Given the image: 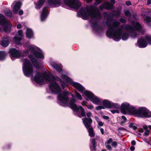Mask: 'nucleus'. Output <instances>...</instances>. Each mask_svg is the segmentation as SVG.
<instances>
[{"mask_svg": "<svg viewBox=\"0 0 151 151\" xmlns=\"http://www.w3.org/2000/svg\"><path fill=\"white\" fill-rule=\"evenodd\" d=\"M50 64L52 67L59 72V75L62 80H61L58 76H54L52 73L49 72L45 73L42 74L38 73V84H43L45 82L48 83L50 91L53 93L58 94V103L61 105L65 106L68 100V96L70 95L73 97L74 95L68 91L61 92L60 88L55 81H59L63 89L66 87L68 84H70L82 93L85 88L81 84L73 81L71 78L65 75V72L62 71L61 67L55 62H51Z\"/></svg>", "mask_w": 151, "mask_h": 151, "instance_id": "nucleus-1", "label": "nucleus"}, {"mask_svg": "<svg viewBox=\"0 0 151 151\" xmlns=\"http://www.w3.org/2000/svg\"><path fill=\"white\" fill-rule=\"evenodd\" d=\"M24 52L27 54H29V57L35 66L36 69L35 70L34 68H33L30 62L28 59H25L23 60L24 63L22 69L23 73L27 76H29L31 75L32 76L31 80L32 83L37 86L38 84L37 62V60L32 56L33 55L35 57L37 58L38 52L35 50V48H29V49L25 50Z\"/></svg>", "mask_w": 151, "mask_h": 151, "instance_id": "nucleus-2", "label": "nucleus"}, {"mask_svg": "<svg viewBox=\"0 0 151 151\" xmlns=\"http://www.w3.org/2000/svg\"><path fill=\"white\" fill-rule=\"evenodd\" d=\"M79 12L81 16L85 19L90 18L100 19L101 18L99 9L92 6H87L86 9L82 8Z\"/></svg>", "mask_w": 151, "mask_h": 151, "instance_id": "nucleus-3", "label": "nucleus"}, {"mask_svg": "<svg viewBox=\"0 0 151 151\" xmlns=\"http://www.w3.org/2000/svg\"><path fill=\"white\" fill-rule=\"evenodd\" d=\"M108 19L106 22L109 26L107 35L109 37H112L115 40L118 41L120 39L121 34V29L117 30L119 23L114 20Z\"/></svg>", "mask_w": 151, "mask_h": 151, "instance_id": "nucleus-4", "label": "nucleus"}, {"mask_svg": "<svg viewBox=\"0 0 151 151\" xmlns=\"http://www.w3.org/2000/svg\"><path fill=\"white\" fill-rule=\"evenodd\" d=\"M76 101V100L73 98L70 100L69 105L70 108L76 112V114L79 117L84 116L85 113L84 109L81 106L78 107L75 104Z\"/></svg>", "mask_w": 151, "mask_h": 151, "instance_id": "nucleus-5", "label": "nucleus"}, {"mask_svg": "<svg viewBox=\"0 0 151 151\" xmlns=\"http://www.w3.org/2000/svg\"><path fill=\"white\" fill-rule=\"evenodd\" d=\"M151 116V112L146 107H141L138 109L137 117H149Z\"/></svg>", "mask_w": 151, "mask_h": 151, "instance_id": "nucleus-6", "label": "nucleus"}, {"mask_svg": "<svg viewBox=\"0 0 151 151\" xmlns=\"http://www.w3.org/2000/svg\"><path fill=\"white\" fill-rule=\"evenodd\" d=\"M0 24L4 26V29L5 32H8L10 31L11 25L10 22L5 19L4 16L0 14Z\"/></svg>", "mask_w": 151, "mask_h": 151, "instance_id": "nucleus-7", "label": "nucleus"}, {"mask_svg": "<svg viewBox=\"0 0 151 151\" xmlns=\"http://www.w3.org/2000/svg\"><path fill=\"white\" fill-rule=\"evenodd\" d=\"M10 56L12 60H14L16 58H19L24 56L21 51L16 50L14 48H11L9 51Z\"/></svg>", "mask_w": 151, "mask_h": 151, "instance_id": "nucleus-8", "label": "nucleus"}, {"mask_svg": "<svg viewBox=\"0 0 151 151\" xmlns=\"http://www.w3.org/2000/svg\"><path fill=\"white\" fill-rule=\"evenodd\" d=\"M134 27H132L129 25H126L122 27V29H124L126 30H129L131 31H138L140 32L141 29V26L137 22H133Z\"/></svg>", "mask_w": 151, "mask_h": 151, "instance_id": "nucleus-9", "label": "nucleus"}, {"mask_svg": "<svg viewBox=\"0 0 151 151\" xmlns=\"http://www.w3.org/2000/svg\"><path fill=\"white\" fill-rule=\"evenodd\" d=\"M64 0L66 5L74 9H77L81 6V3L78 0Z\"/></svg>", "mask_w": 151, "mask_h": 151, "instance_id": "nucleus-10", "label": "nucleus"}, {"mask_svg": "<svg viewBox=\"0 0 151 151\" xmlns=\"http://www.w3.org/2000/svg\"><path fill=\"white\" fill-rule=\"evenodd\" d=\"M131 105L127 102H122L120 107L121 112L124 114H127V112L128 110Z\"/></svg>", "mask_w": 151, "mask_h": 151, "instance_id": "nucleus-11", "label": "nucleus"}, {"mask_svg": "<svg viewBox=\"0 0 151 151\" xmlns=\"http://www.w3.org/2000/svg\"><path fill=\"white\" fill-rule=\"evenodd\" d=\"M23 36L22 31V30H19L17 34L13 39V42L15 44L19 45L20 44V41L22 40Z\"/></svg>", "mask_w": 151, "mask_h": 151, "instance_id": "nucleus-12", "label": "nucleus"}, {"mask_svg": "<svg viewBox=\"0 0 151 151\" xmlns=\"http://www.w3.org/2000/svg\"><path fill=\"white\" fill-rule=\"evenodd\" d=\"M22 4L20 1L14 2L12 5V6H13L12 8L13 12L15 14L18 13L22 6Z\"/></svg>", "mask_w": 151, "mask_h": 151, "instance_id": "nucleus-13", "label": "nucleus"}, {"mask_svg": "<svg viewBox=\"0 0 151 151\" xmlns=\"http://www.w3.org/2000/svg\"><path fill=\"white\" fill-rule=\"evenodd\" d=\"M138 109L134 106L131 105L130 108L127 112L126 114H128L137 117Z\"/></svg>", "mask_w": 151, "mask_h": 151, "instance_id": "nucleus-14", "label": "nucleus"}, {"mask_svg": "<svg viewBox=\"0 0 151 151\" xmlns=\"http://www.w3.org/2000/svg\"><path fill=\"white\" fill-rule=\"evenodd\" d=\"M83 123L86 129L91 127V124L92 122V120L91 118H85L82 119Z\"/></svg>", "mask_w": 151, "mask_h": 151, "instance_id": "nucleus-15", "label": "nucleus"}, {"mask_svg": "<svg viewBox=\"0 0 151 151\" xmlns=\"http://www.w3.org/2000/svg\"><path fill=\"white\" fill-rule=\"evenodd\" d=\"M111 3L109 2H106L102 6H101L100 8L101 9H110L112 8V4H114L115 3L114 0H111Z\"/></svg>", "mask_w": 151, "mask_h": 151, "instance_id": "nucleus-16", "label": "nucleus"}, {"mask_svg": "<svg viewBox=\"0 0 151 151\" xmlns=\"http://www.w3.org/2000/svg\"><path fill=\"white\" fill-rule=\"evenodd\" d=\"M137 44L138 46L140 47H145L147 46V43L144 39L141 38L138 40Z\"/></svg>", "mask_w": 151, "mask_h": 151, "instance_id": "nucleus-17", "label": "nucleus"}, {"mask_svg": "<svg viewBox=\"0 0 151 151\" xmlns=\"http://www.w3.org/2000/svg\"><path fill=\"white\" fill-rule=\"evenodd\" d=\"M90 100L93 103L96 105H99L101 102V99L94 95H93Z\"/></svg>", "mask_w": 151, "mask_h": 151, "instance_id": "nucleus-18", "label": "nucleus"}, {"mask_svg": "<svg viewBox=\"0 0 151 151\" xmlns=\"http://www.w3.org/2000/svg\"><path fill=\"white\" fill-rule=\"evenodd\" d=\"M48 14L47 9L46 8H44L41 15V20L44 21L47 17Z\"/></svg>", "mask_w": 151, "mask_h": 151, "instance_id": "nucleus-19", "label": "nucleus"}, {"mask_svg": "<svg viewBox=\"0 0 151 151\" xmlns=\"http://www.w3.org/2000/svg\"><path fill=\"white\" fill-rule=\"evenodd\" d=\"M83 93L86 97V100H90L94 95L91 92L88 91H85V90Z\"/></svg>", "mask_w": 151, "mask_h": 151, "instance_id": "nucleus-20", "label": "nucleus"}, {"mask_svg": "<svg viewBox=\"0 0 151 151\" xmlns=\"http://www.w3.org/2000/svg\"><path fill=\"white\" fill-rule=\"evenodd\" d=\"M102 104L104 106L108 108H111V104L112 102L106 99H105L102 101Z\"/></svg>", "mask_w": 151, "mask_h": 151, "instance_id": "nucleus-21", "label": "nucleus"}, {"mask_svg": "<svg viewBox=\"0 0 151 151\" xmlns=\"http://www.w3.org/2000/svg\"><path fill=\"white\" fill-rule=\"evenodd\" d=\"M26 34L27 37L28 38L30 39L33 37V32L31 29L27 28Z\"/></svg>", "mask_w": 151, "mask_h": 151, "instance_id": "nucleus-22", "label": "nucleus"}, {"mask_svg": "<svg viewBox=\"0 0 151 151\" xmlns=\"http://www.w3.org/2000/svg\"><path fill=\"white\" fill-rule=\"evenodd\" d=\"M44 57L43 52L41 50H38V63H42V60L44 59Z\"/></svg>", "mask_w": 151, "mask_h": 151, "instance_id": "nucleus-23", "label": "nucleus"}, {"mask_svg": "<svg viewBox=\"0 0 151 151\" xmlns=\"http://www.w3.org/2000/svg\"><path fill=\"white\" fill-rule=\"evenodd\" d=\"M112 138H110L105 143L106 147L110 150H111L112 147L109 145V144L112 142Z\"/></svg>", "mask_w": 151, "mask_h": 151, "instance_id": "nucleus-24", "label": "nucleus"}, {"mask_svg": "<svg viewBox=\"0 0 151 151\" xmlns=\"http://www.w3.org/2000/svg\"><path fill=\"white\" fill-rule=\"evenodd\" d=\"M89 133V135L91 137H94L95 134L92 127L87 129Z\"/></svg>", "mask_w": 151, "mask_h": 151, "instance_id": "nucleus-25", "label": "nucleus"}, {"mask_svg": "<svg viewBox=\"0 0 151 151\" xmlns=\"http://www.w3.org/2000/svg\"><path fill=\"white\" fill-rule=\"evenodd\" d=\"M6 53L3 51H0V60H4L6 55Z\"/></svg>", "mask_w": 151, "mask_h": 151, "instance_id": "nucleus-26", "label": "nucleus"}, {"mask_svg": "<svg viewBox=\"0 0 151 151\" xmlns=\"http://www.w3.org/2000/svg\"><path fill=\"white\" fill-rule=\"evenodd\" d=\"M5 40H8L7 38H4L3 39V40L1 42V45L3 47H7L8 46L9 43L7 41H5Z\"/></svg>", "mask_w": 151, "mask_h": 151, "instance_id": "nucleus-27", "label": "nucleus"}, {"mask_svg": "<svg viewBox=\"0 0 151 151\" xmlns=\"http://www.w3.org/2000/svg\"><path fill=\"white\" fill-rule=\"evenodd\" d=\"M94 119L96 120L98 124V126L102 127L104 125V123L100 120L99 118L97 116L94 117Z\"/></svg>", "mask_w": 151, "mask_h": 151, "instance_id": "nucleus-28", "label": "nucleus"}, {"mask_svg": "<svg viewBox=\"0 0 151 151\" xmlns=\"http://www.w3.org/2000/svg\"><path fill=\"white\" fill-rule=\"evenodd\" d=\"M4 13L6 15L9 17H11L12 16V12L9 9H7L6 10H5Z\"/></svg>", "mask_w": 151, "mask_h": 151, "instance_id": "nucleus-29", "label": "nucleus"}, {"mask_svg": "<svg viewBox=\"0 0 151 151\" xmlns=\"http://www.w3.org/2000/svg\"><path fill=\"white\" fill-rule=\"evenodd\" d=\"M120 107L119 104L118 103H113L112 102L111 104V108H113L116 109H118Z\"/></svg>", "mask_w": 151, "mask_h": 151, "instance_id": "nucleus-30", "label": "nucleus"}, {"mask_svg": "<svg viewBox=\"0 0 151 151\" xmlns=\"http://www.w3.org/2000/svg\"><path fill=\"white\" fill-rule=\"evenodd\" d=\"M96 140L94 139H92L91 141V143L92 144L93 146L90 147V149L91 150H95L96 148Z\"/></svg>", "mask_w": 151, "mask_h": 151, "instance_id": "nucleus-31", "label": "nucleus"}, {"mask_svg": "<svg viewBox=\"0 0 151 151\" xmlns=\"http://www.w3.org/2000/svg\"><path fill=\"white\" fill-rule=\"evenodd\" d=\"M75 96L76 98L80 100H82L83 99V98L80 94L77 91L75 92Z\"/></svg>", "mask_w": 151, "mask_h": 151, "instance_id": "nucleus-32", "label": "nucleus"}, {"mask_svg": "<svg viewBox=\"0 0 151 151\" xmlns=\"http://www.w3.org/2000/svg\"><path fill=\"white\" fill-rule=\"evenodd\" d=\"M143 17L145 20L147 22H149L151 21V18L150 17H146L145 15Z\"/></svg>", "mask_w": 151, "mask_h": 151, "instance_id": "nucleus-33", "label": "nucleus"}, {"mask_svg": "<svg viewBox=\"0 0 151 151\" xmlns=\"http://www.w3.org/2000/svg\"><path fill=\"white\" fill-rule=\"evenodd\" d=\"M45 0H38V8L40 7L43 4Z\"/></svg>", "mask_w": 151, "mask_h": 151, "instance_id": "nucleus-34", "label": "nucleus"}, {"mask_svg": "<svg viewBox=\"0 0 151 151\" xmlns=\"http://www.w3.org/2000/svg\"><path fill=\"white\" fill-rule=\"evenodd\" d=\"M128 36V35L127 34H124L122 36L121 38L122 40H125L127 39Z\"/></svg>", "mask_w": 151, "mask_h": 151, "instance_id": "nucleus-35", "label": "nucleus"}, {"mask_svg": "<svg viewBox=\"0 0 151 151\" xmlns=\"http://www.w3.org/2000/svg\"><path fill=\"white\" fill-rule=\"evenodd\" d=\"M146 40L148 41L149 44H151V36L147 35L145 36Z\"/></svg>", "mask_w": 151, "mask_h": 151, "instance_id": "nucleus-36", "label": "nucleus"}, {"mask_svg": "<svg viewBox=\"0 0 151 151\" xmlns=\"http://www.w3.org/2000/svg\"><path fill=\"white\" fill-rule=\"evenodd\" d=\"M129 127L132 128L134 130H135L137 129V127L134 125V124L133 123H130L129 124Z\"/></svg>", "mask_w": 151, "mask_h": 151, "instance_id": "nucleus-37", "label": "nucleus"}, {"mask_svg": "<svg viewBox=\"0 0 151 151\" xmlns=\"http://www.w3.org/2000/svg\"><path fill=\"white\" fill-rule=\"evenodd\" d=\"M105 109L104 106L101 105L98 106L96 108V109L97 110H100L101 109Z\"/></svg>", "mask_w": 151, "mask_h": 151, "instance_id": "nucleus-38", "label": "nucleus"}, {"mask_svg": "<svg viewBox=\"0 0 151 151\" xmlns=\"http://www.w3.org/2000/svg\"><path fill=\"white\" fill-rule=\"evenodd\" d=\"M48 2L50 4H55L56 3V0H48Z\"/></svg>", "mask_w": 151, "mask_h": 151, "instance_id": "nucleus-39", "label": "nucleus"}, {"mask_svg": "<svg viewBox=\"0 0 151 151\" xmlns=\"http://www.w3.org/2000/svg\"><path fill=\"white\" fill-rule=\"evenodd\" d=\"M111 145L112 147L116 148L117 146V144L116 142L114 141L112 142Z\"/></svg>", "mask_w": 151, "mask_h": 151, "instance_id": "nucleus-40", "label": "nucleus"}, {"mask_svg": "<svg viewBox=\"0 0 151 151\" xmlns=\"http://www.w3.org/2000/svg\"><path fill=\"white\" fill-rule=\"evenodd\" d=\"M86 115L88 118H91L90 117L92 116V114L91 112L88 111L86 113Z\"/></svg>", "mask_w": 151, "mask_h": 151, "instance_id": "nucleus-41", "label": "nucleus"}, {"mask_svg": "<svg viewBox=\"0 0 151 151\" xmlns=\"http://www.w3.org/2000/svg\"><path fill=\"white\" fill-rule=\"evenodd\" d=\"M124 13L125 15L127 16H129L130 15V13L129 11L128 10L124 12Z\"/></svg>", "mask_w": 151, "mask_h": 151, "instance_id": "nucleus-42", "label": "nucleus"}, {"mask_svg": "<svg viewBox=\"0 0 151 151\" xmlns=\"http://www.w3.org/2000/svg\"><path fill=\"white\" fill-rule=\"evenodd\" d=\"M150 132L149 130H147L144 133V135L145 136H147L149 134Z\"/></svg>", "mask_w": 151, "mask_h": 151, "instance_id": "nucleus-43", "label": "nucleus"}, {"mask_svg": "<svg viewBox=\"0 0 151 151\" xmlns=\"http://www.w3.org/2000/svg\"><path fill=\"white\" fill-rule=\"evenodd\" d=\"M87 108L91 110L94 108V107L92 105H89L88 106Z\"/></svg>", "mask_w": 151, "mask_h": 151, "instance_id": "nucleus-44", "label": "nucleus"}, {"mask_svg": "<svg viewBox=\"0 0 151 151\" xmlns=\"http://www.w3.org/2000/svg\"><path fill=\"white\" fill-rule=\"evenodd\" d=\"M126 21V19L124 17L120 19V21L122 23H125Z\"/></svg>", "mask_w": 151, "mask_h": 151, "instance_id": "nucleus-45", "label": "nucleus"}, {"mask_svg": "<svg viewBox=\"0 0 151 151\" xmlns=\"http://www.w3.org/2000/svg\"><path fill=\"white\" fill-rule=\"evenodd\" d=\"M87 104V102L85 101H83L81 103V105L83 106H85Z\"/></svg>", "mask_w": 151, "mask_h": 151, "instance_id": "nucleus-46", "label": "nucleus"}, {"mask_svg": "<svg viewBox=\"0 0 151 151\" xmlns=\"http://www.w3.org/2000/svg\"><path fill=\"white\" fill-rule=\"evenodd\" d=\"M111 111L113 114H114L116 113H119V111L117 110H111Z\"/></svg>", "mask_w": 151, "mask_h": 151, "instance_id": "nucleus-47", "label": "nucleus"}, {"mask_svg": "<svg viewBox=\"0 0 151 151\" xmlns=\"http://www.w3.org/2000/svg\"><path fill=\"white\" fill-rule=\"evenodd\" d=\"M104 15L105 18H108V17H109V14L107 13L106 12H105L104 13Z\"/></svg>", "mask_w": 151, "mask_h": 151, "instance_id": "nucleus-48", "label": "nucleus"}, {"mask_svg": "<svg viewBox=\"0 0 151 151\" xmlns=\"http://www.w3.org/2000/svg\"><path fill=\"white\" fill-rule=\"evenodd\" d=\"M136 35H137L136 32L135 33L134 32H133L132 33V34H131V36L132 37H135Z\"/></svg>", "mask_w": 151, "mask_h": 151, "instance_id": "nucleus-49", "label": "nucleus"}, {"mask_svg": "<svg viewBox=\"0 0 151 151\" xmlns=\"http://www.w3.org/2000/svg\"><path fill=\"white\" fill-rule=\"evenodd\" d=\"M101 1V0H96V4H99Z\"/></svg>", "mask_w": 151, "mask_h": 151, "instance_id": "nucleus-50", "label": "nucleus"}, {"mask_svg": "<svg viewBox=\"0 0 151 151\" xmlns=\"http://www.w3.org/2000/svg\"><path fill=\"white\" fill-rule=\"evenodd\" d=\"M100 130L102 134H103L104 133V129L102 128H100Z\"/></svg>", "mask_w": 151, "mask_h": 151, "instance_id": "nucleus-51", "label": "nucleus"}, {"mask_svg": "<svg viewBox=\"0 0 151 151\" xmlns=\"http://www.w3.org/2000/svg\"><path fill=\"white\" fill-rule=\"evenodd\" d=\"M23 12L22 10H20L19 12V15H22L23 14Z\"/></svg>", "mask_w": 151, "mask_h": 151, "instance_id": "nucleus-52", "label": "nucleus"}, {"mask_svg": "<svg viewBox=\"0 0 151 151\" xmlns=\"http://www.w3.org/2000/svg\"><path fill=\"white\" fill-rule=\"evenodd\" d=\"M104 119H106V120H108L109 119V117L108 116H104L103 117Z\"/></svg>", "mask_w": 151, "mask_h": 151, "instance_id": "nucleus-53", "label": "nucleus"}, {"mask_svg": "<svg viewBox=\"0 0 151 151\" xmlns=\"http://www.w3.org/2000/svg\"><path fill=\"white\" fill-rule=\"evenodd\" d=\"M126 4L127 5V6H129V5H131V3L130 1H127L126 2Z\"/></svg>", "mask_w": 151, "mask_h": 151, "instance_id": "nucleus-54", "label": "nucleus"}, {"mask_svg": "<svg viewBox=\"0 0 151 151\" xmlns=\"http://www.w3.org/2000/svg\"><path fill=\"white\" fill-rule=\"evenodd\" d=\"M131 143L132 145H134L136 144V142L134 141L133 140L131 142Z\"/></svg>", "mask_w": 151, "mask_h": 151, "instance_id": "nucleus-55", "label": "nucleus"}, {"mask_svg": "<svg viewBox=\"0 0 151 151\" xmlns=\"http://www.w3.org/2000/svg\"><path fill=\"white\" fill-rule=\"evenodd\" d=\"M143 128L146 131L147 130V129H148V127L146 125L144 126L143 127Z\"/></svg>", "mask_w": 151, "mask_h": 151, "instance_id": "nucleus-56", "label": "nucleus"}, {"mask_svg": "<svg viewBox=\"0 0 151 151\" xmlns=\"http://www.w3.org/2000/svg\"><path fill=\"white\" fill-rule=\"evenodd\" d=\"M21 27V25L20 24H18L17 25V27L18 29H19Z\"/></svg>", "mask_w": 151, "mask_h": 151, "instance_id": "nucleus-57", "label": "nucleus"}, {"mask_svg": "<svg viewBox=\"0 0 151 151\" xmlns=\"http://www.w3.org/2000/svg\"><path fill=\"white\" fill-rule=\"evenodd\" d=\"M122 118L124 121H126L127 119L126 117L124 116H122Z\"/></svg>", "mask_w": 151, "mask_h": 151, "instance_id": "nucleus-58", "label": "nucleus"}, {"mask_svg": "<svg viewBox=\"0 0 151 151\" xmlns=\"http://www.w3.org/2000/svg\"><path fill=\"white\" fill-rule=\"evenodd\" d=\"M130 149L131 151H134L135 149V147L134 146H131L130 148Z\"/></svg>", "mask_w": 151, "mask_h": 151, "instance_id": "nucleus-59", "label": "nucleus"}, {"mask_svg": "<svg viewBox=\"0 0 151 151\" xmlns=\"http://www.w3.org/2000/svg\"><path fill=\"white\" fill-rule=\"evenodd\" d=\"M118 129L120 130H125V129L123 127H119Z\"/></svg>", "mask_w": 151, "mask_h": 151, "instance_id": "nucleus-60", "label": "nucleus"}, {"mask_svg": "<svg viewBox=\"0 0 151 151\" xmlns=\"http://www.w3.org/2000/svg\"><path fill=\"white\" fill-rule=\"evenodd\" d=\"M147 4H151V0H148L147 1Z\"/></svg>", "mask_w": 151, "mask_h": 151, "instance_id": "nucleus-61", "label": "nucleus"}, {"mask_svg": "<svg viewBox=\"0 0 151 151\" xmlns=\"http://www.w3.org/2000/svg\"><path fill=\"white\" fill-rule=\"evenodd\" d=\"M25 46H26L29 47H32L31 46L29 45V42H27V44L26 45H25Z\"/></svg>", "mask_w": 151, "mask_h": 151, "instance_id": "nucleus-62", "label": "nucleus"}, {"mask_svg": "<svg viewBox=\"0 0 151 151\" xmlns=\"http://www.w3.org/2000/svg\"><path fill=\"white\" fill-rule=\"evenodd\" d=\"M88 2H91L93 0H86Z\"/></svg>", "mask_w": 151, "mask_h": 151, "instance_id": "nucleus-63", "label": "nucleus"}, {"mask_svg": "<svg viewBox=\"0 0 151 151\" xmlns=\"http://www.w3.org/2000/svg\"><path fill=\"white\" fill-rule=\"evenodd\" d=\"M148 127L151 130V125H149Z\"/></svg>", "mask_w": 151, "mask_h": 151, "instance_id": "nucleus-64", "label": "nucleus"}]
</instances>
